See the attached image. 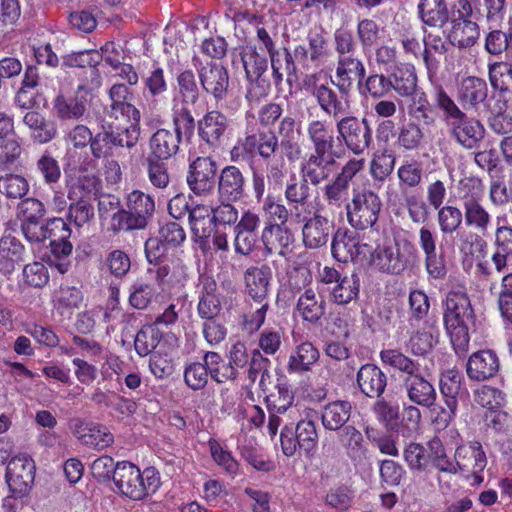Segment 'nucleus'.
<instances>
[{"instance_id":"1","label":"nucleus","mask_w":512,"mask_h":512,"mask_svg":"<svg viewBox=\"0 0 512 512\" xmlns=\"http://www.w3.org/2000/svg\"><path fill=\"white\" fill-rule=\"evenodd\" d=\"M278 151L277 135L272 130L260 128L247 129L229 151L232 163H252L259 157L267 163V177L275 183H281L287 173L283 158H275Z\"/></svg>"},{"instance_id":"2","label":"nucleus","mask_w":512,"mask_h":512,"mask_svg":"<svg viewBox=\"0 0 512 512\" xmlns=\"http://www.w3.org/2000/svg\"><path fill=\"white\" fill-rule=\"evenodd\" d=\"M443 321L451 344L457 354L467 351L469 346V322L474 319V310L465 287H453L443 302Z\"/></svg>"},{"instance_id":"3","label":"nucleus","mask_w":512,"mask_h":512,"mask_svg":"<svg viewBox=\"0 0 512 512\" xmlns=\"http://www.w3.org/2000/svg\"><path fill=\"white\" fill-rule=\"evenodd\" d=\"M481 12V0H457L451 9L448 42L458 49L473 47L479 40L480 28L477 15Z\"/></svg>"},{"instance_id":"4","label":"nucleus","mask_w":512,"mask_h":512,"mask_svg":"<svg viewBox=\"0 0 512 512\" xmlns=\"http://www.w3.org/2000/svg\"><path fill=\"white\" fill-rule=\"evenodd\" d=\"M172 124L173 130L157 128L150 136L148 157L167 161L178 154L182 137L193 136L196 127L193 114L187 111L172 114Z\"/></svg>"},{"instance_id":"5","label":"nucleus","mask_w":512,"mask_h":512,"mask_svg":"<svg viewBox=\"0 0 512 512\" xmlns=\"http://www.w3.org/2000/svg\"><path fill=\"white\" fill-rule=\"evenodd\" d=\"M336 83L332 77H322L321 73H307L303 78V87L316 101L320 110L334 120L349 113L350 93L336 91Z\"/></svg>"},{"instance_id":"6","label":"nucleus","mask_w":512,"mask_h":512,"mask_svg":"<svg viewBox=\"0 0 512 512\" xmlns=\"http://www.w3.org/2000/svg\"><path fill=\"white\" fill-rule=\"evenodd\" d=\"M114 482L123 496L136 501L154 494L161 484L159 472L155 468L148 467L141 471L130 462L118 463Z\"/></svg>"},{"instance_id":"7","label":"nucleus","mask_w":512,"mask_h":512,"mask_svg":"<svg viewBox=\"0 0 512 512\" xmlns=\"http://www.w3.org/2000/svg\"><path fill=\"white\" fill-rule=\"evenodd\" d=\"M417 259V250L408 240L391 245H370L366 263L377 271L389 275H400L413 266Z\"/></svg>"},{"instance_id":"8","label":"nucleus","mask_w":512,"mask_h":512,"mask_svg":"<svg viewBox=\"0 0 512 512\" xmlns=\"http://www.w3.org/2000/svg\"><path fill=\"white\" fill-rule=\"evenodd\" d=\"M338 141L355 156H360L373 144V128L367 117L344 115L336 121Z\"/></svg>"},{"instance_id":"9","label":"nucleus","mask_w":512,"mask_h":512,"mask_svg":"<svg viewBox=\"0 0 512 512\" xmlns=\"http://www.w3.org/2000/svg\"><path fill=\"white\" fill-rule=\"evenodd\" d=\"M382 208L380 196L371 189L354 190L346 206L347 221L355 230L372 228L378 221Z\"/></svg>"},{"instance_id":"10","label":"nucleus","mask_w":512,"mask_h":512,"mask_svg":"<svg viewBox=\"0 0 512 512\" xmlns=\"http://www.w3.org/2000/svg\"><path fill=\"white\" fill-rule=\"evenodd\" d=\"M365 167V159L349 158L340 168V170L324 182L323 197L324 200L332 206L341 207L348 203L349 190L354 179Z\"/></svg>"},{"instance_id":"11","label":"nucleus","mask_w":512,"mask_h":512,"mask_svg":"<svg viewBox=\"0 0 512 512\" xmlns=\"http://www.w3.org/2000/svg\"><path fill=\"white\" fill-rule=\"evenodd\" d=\"M140 138V132L134 128L110 127L94 135L90 152L95 159L109 160L118 148L132 149Z\"/></svg>"},{"instance_id":"12","label":"nucleus","mask_w":512,"mask_h":512,"mask_svg":"<svg viewBox=\"0 0 512 512\" xmlns=\"http://www.w3.org/2000/svg\"><path fill=\"white\" fill-rule=\"evenodd\" d=\"M306 135L313 149L312 153L340 160L345 155V148L335 136L331 124L324 119L308 121Z\"/></svg>"},{"instance_id":"13","label":"nucleus","mask_w":512,"mask_h":512,"mask_svg":"<svg viewBox=\"0 0 512 512\" xmlns=\"http://www.w3.org/2000/svg\"><path fill=\"white\" fill-rule=\"evenodd\" d=\"M218 164L211 156H197L189 162L186 182L190 191L199 197L211 195L216 187Z\"/></svg>"},{"instance_id":"14","label":"nucleus","mask_w":512,"mask_h":512,"mask_svg":"<svg viewBox=\"0 0 512 512\" xmlns=\"http://www.w3.org/2000/svg\"><path fill=\"white\" fill-rule=\"evenodd\" d=\"M456 99L463 110L483 113L492 103V93L484 78L465 76L457 83Z\"/></svg>"},{"instance_id":"15","label":"nucleus","mask_w":512,"mask_h":512,"mask_svg":"<svg viewBox=\"0 0 512 512\" xmlns=\"http://www.w3.org/2000/svg\"><path fill=\"white\" fill-rule=\"evenodd\" d=\"M172 114L187 111L192 114L190 106H195L201 97V85L198 75L188 66L179 67L174 74Z\"/></svg>"},{"instance_id":"16","label":"nucleus","mask_w":512,"mask_h":512,"mask_svg":"<svg viewBox=\"0 0 512 512\" xmlns=\"http://www.w3.org/2000/svg\"><path fill=\"white\" fill-rule=\"evenodd\" d=\"M315 423L311 418H303L295 423L286 425L281 432V448L283 453L291 457L297 449L310 451L317 442Z\"/></svg>"},{"instance_id":"17","label":"nucleus","mask_w":512,"mask_h":512,"mask_svg":"<svg viewBox=\"0 0 512 512\" xmlns=\"http://www.w3.org/2000/svg\"><path fill=\"white\" fill-rule=\"evenodd\" d=\"M109 115L117 119L119 116L130 121L126 128H134L140 132L141 112L132 103L135 96L132 89L124 83H114L108 90Z\"/></svg>"},{"instance_id":"18","label":"nucleus","mask_w":512,"mask_h":512,"mask_svg":"<svg viewBox=\"0 0 512 512\" xmlns=\"http://www.w3.org/2000/svg\"><path fill=\"white\" fill-rule=\"evenodd\" d=\"M369 251L370 244L360 243L356 234L348 229L339 228L332 235L331 253L338 262H366Z\"/></svg>"},{"instance_id":"19","label":"nucleus","mask_w":512,"mask_h":512,"mask_svg":"<svg viewBox=\"0 0 512 512\" xmlns=\"http://www.w3.org/2000/svg\"><path fill=\"white\" fill-rule=\"evenodd\" d=\"M295 235L288 226H263L260 233L262 255L265 258L279 256L288 258L294 251Z\"/></svg>"},{"instance_id":"20","label":"nucleus","mask_w":512,"mask_h":512,"mask_svg":"<svg viewBox=\"0 0 512 512\" xmlns=\"http://www.w3.org/2000/svg\"><path fill=\"white\" fill-rule=\"evenodd\" d=\"M446 126L450 137L466 150L479 148L485 138L484 124L479 119L469 116L467 112Z\"/></svg>"},{"instance_id":"21","label":"nucleus","mask_w":512,"mask_h":512,"mask_svg":"<svg viewBox=\"0 0 512 512\" xmlns=\"http://www.w3.org/2000/svg\"><path fill=\"white\" fill-rule=\"evenodd\" d=\"M197 75L202 90L212 97L215 103L226 100L230 86V76L226 67L210 62L198 69Z\"/></svg>"},{"instance_id":"22","label":"nucleus","mask_w":512,"mask_h":512,"mask_svg":"<svg viewBox=\"0 0 512 512\" xmlns=\"http://www.w3.org/2000/svg\"><path fill=\"white\" fill-rule=\"evenodd\" d=\"M35 464L31 457L19 454L13 457L6 468V481L15 497L26 495L34 482Z\"/></svg>"},{"instance_id":"23","label":"nucleus","mask_w":512,"mask_h":512,"mask_svg":"<svg viewBox=\"0 0 512 512\" xmlns=\"http://www.w3.org/2000/svg\"><path fill=\"white\" fill-rule=\"evenodd\" d=\"M46 215L45 205L37 198H25L18 206L20 228L27 241L39 242L43 237V220Z\"/></svg>"},{"instance_id":"24","label":"nucleus","mask_w":512,"mask_h":512,"mask_svg":"<svg viewBox=\"0 0 512 512\" xmlns=\"http://www.w3.org/2000/svg\"><path fill=\"white\" fill-rule=\"evenodd\" d=\"M463 376L456 368L444 370L440 375L439 387L443 404L432 406L431 414L434 416H453L456 413Z\"/></svg>"},{"instance_id":"25","label":"nucleus","mask_w":512,"mask_h":512,"mask_svg":"<svg viewBox=\"0 0 512 512\" xmlns=\"http://www.w3.org/2000/svg\"><path fill=\"white\" fill-rule=\"evenodd\" d=\"M89 88L79 84L72 97L58 93L52 101L53 111L60 121H78L87 111Z\"/></svg>"},{"instance_id":"26","label":"nucleus","mask_w":512,"mask_h":512,"mask_svg":"<svg viewBox=\"0 0 512 512\" xmlns=\"http://www.w3.org/2000/svg\"><path fill=\"white\" fill-rule=\"evenodd\" d=\"M229 127V118L217 109L206 111L197 121L198 136L211 149H217L221 145Z\"/></svg>"},{"instance_id":"27","label":"nucleus","mask_w":512,"mask_h":512,"mask_svg":"<svg viewBox=\"0 0 512 512\" xmlns=\"http://www.w3.org/2000/svg\"><path fill=\"white\" fill-rule=\"evenodd\" d=\"M247 179L240 167L229 164L218 173L216 187L219 200L241 201L246 197Z\"/></svg>"},{"instance_id":"28","label":"nucleus","mask_w":512,"mask_h":512,"mask_svg":"<svg viewBox=\"0 0 512 512\" xmlns=\"http://www.w3.org/2000/svg\"><path fill=\"white\" fill-rule=\"evenodd\" d=\"M315 210L313 217L302 226V242L307 249H319L326 246L334 230V222L322 215V206Z\"/></svg>"},{"instance_id":"29","label":"nucleus","mask_w":512,"mask_h":512,"mask_svg":"<svg viewBox=\"0 0 512 512\" xmlns=\"http://www.w3.org/2000/svg\"><path fill=\"white\" fill-rule=\"evenodd\" d=\"M42 231L44 235L40 237L39 242L49 239L50 251L55 258L67 257L72 253L73 245L70 241L72 231L64 219L55 217L48 220L43 225Z\"/></svg>"},{"instance_id":"30","label":"nucleus","mask_w":512,"mask_h":512,"mask_svg":"<svg viewBox=\"0 0 512 512\" xmlns=\"http://www.w3.org/2000/svg\"><path fill=\"white\" fill-rule=\"evenodd\" d=\"M493 244L494 252L491 261L497 273H504L508 268L509 260L512 258V226L508 224L505 214L496 217Z\"/></svg>"},{"instance_id":"31","label":"nucleus","mask_w":512,"mask_h":512,"mask_svg":"<svg viewBox=\"0 0 512 512\" xmlns=\"http://www.w3.org/2000/svg\"><path fill=\"white\" fill-rule=\"evenodd\" d=\"M70 428L73 434L85 445L102 450L114 442L110 431L87 418H72Z\"/></svg>"},{"instance_id":"32","label":"nucleus","mask_w":512,"mask_h":512,"mask_svg":"<svg viewBox=\"0 0 512 512\" xmlns=\"http://www.w3.org/2000/svg\"><path fill=\"white\" fill-rule=\"evenodd\" d=\"M366 68L362 60L354 55L338 57L335 76L336 88L344 93H350L354 82L361 88L365 79Z\"/></svg>"},{"instance_id":"33","label":"nucleus","mask_w":512,"mask_h":512,"mask_svg":"<svg viewBox=\"0 0 512 512\" xmlns=\"http://www.w3.org/2000/svg\"><path fill=\"white\" fill-rule=\"evenodd\" d=\"M231 62L235 69L244 71V78L268 72V56L257 51L255 46L239 45L231 52Z\"/></svg>"},{"instance_id":"34","label":"nucleus","mask_w":512,"mask_h":512,"mask_svg":"<svg viewBox=\"0 0 512 512\" xmlns=\"http://www.w3.org/2000/svg\"><path fill=\"white\" fill-rule=\"evenodd\" d=\"M337 166L338 160H331V158L311 152L302 158L299 164V175L307 177L311 181V185L317 187L329 180Z\"/></svg>"},{"instance_id":"35","label":"nucleus","mask_w":512,"mask_h":512,"mask_svg":"<svg viewBox=\"0 0 512 512\" xmlns=\"http://www.w3.org/2000/svg\"><path fill=\"white\" fill-rule=\"evenodd\" d=\"M90 192L82 185H74L67 198L71 201L68 207L67 218L76 227H83L94 218V206L91 202Z\"/></svg>"},{"instance_id":"36","label":"nucleus","mask_w":512,"mask_h":512,"mask_svg":"<svg viewBox=\"0 0 512 512\" xmlns=\"http://www.w3.org/2000/svg\"><path fill=\"white\" fill-rule=\"evenodd\" d=\"M269 66L271 68L272 81L278 89L282 87L284 77L290 87L299 80V70L293 64L291 50L287 47H282L268 56Z\"/></svg>"},{"instance_id":"37","label":"nucleus","mask_w":512,"mask_h":512,"mask_svg":"<svg viewBox=\"0 0 512 512\" xmlns=\"http://www.w3.org/2000/svg\"><path fill=\"white\" fill-rule=\"evenodd\" d=\"M25 255L26 247L22 241L12 233L4 232L0 237V274L11 275Z\"/></svg>"},{"instance_id":"38","label":"nucleus","mask_w":512,"mask_h":512,"mask_svg":"<svg viewBox=\"0 0 512 512\" xmlns=\"http://www.w3.org/2000/svg\"><path fill=\"white\" fill-rule=\"evenodd\" d=\"M492 103L483 112L488 114L487 125L496 135L509 136L512 134V115L507 113L509 98L503 94H492Z\"/></svg>"},{"instance_id":"39","label":"nucleus","mask_w":512,"mask_h":512,"mask_svg":"<svg viewBox=\"0 0 512 512\" xmlns=\"http://www.w3.org/2000/svg\"><path fill=\"white\" fill-rule=\"evenodd\" d=\"M500 368L497 354L490 349L480 350L470 355L466 372L471 380L485 381L494 377Z\"/></svg>"},{"instance_id":"40","label":"nucleus","mask_w":512,"mask_h":512,"mask_svg":"<svg viewBox=\"0 0 512 512\" xmlns=\"http://www.w3.org/2000/svg\"><path fill=\"white\" fill-rule=\"evenodd\" d=\"M357 385L367 397H380L387 386L386 374L375 364L367 363L357 372Z\"/></svg>"},{"instance_id":"41","label":"nucleus","mask_w":512,"mask_h":512,"mask_svg":"<svg viewBox=\"0 0 512 512\" xmlns=\"http://www.w3.org/2000/svg\"><path fill=\"white\" fill-rule=\"evenodd\" d=\"M391 89L401 97H410L418 90L416 68L411 63H398L389 72Z\"/></svg>"},{"instance_id":"42","label":"nucleus","mask_w":512,"mask_h":512,"mask_svg":"<svg viewBox=\"0 0 512 512\" xmlns=\"http://www.w3.org/2000/svg\"><path fill=\"white\" fill-rule=\"evenodd\" d=\"M83 302L82 291L69 285H60L51 296L53 309L63 318L70 319L74 310L78 309Z\"/></svg>"},{"instance_id":"43","label":"nucleus","mask_w":512,"mask_h":512,"mask_svg":"<svg viewBox=\"0 0 512 512\" xmlns=\"http://www.w3.org/2000/svg\"><path fill=\"white\" fill-rule=\"evenodd\" d=\"M417 13L422 23L432 28L444 27L451 18L446 0H419Z\"/></svg>"},{"instance_id":"44","label":"nucleus","mask_w":512,"mask_h":512,"mask_svg":"<svg viewBox=\"0 0 512 512\" xmlns=\"http://www.w3.org/2000/svg\"><path fill=\"white\" fill-rule=\"evenodd\" d=\"M125 205L144 228L148 226L156 210L154 197L139 189L127 194Z\"/></svg>"},{"instance_id":"45","label":"nucleus","mask_w":512,"mask_h":512,"mask_svg":"<svg viewBox=\"0 0 512 512\" xmlns=\"http://www.w3.org/2000/svg\"><path fill=\"white\" fill-rule=\"evenodd\" d=\"M380 359L384 365L390 366L401 373L403 383L414 378L422 372L421 365L400 350L385 349L380 352Z\"/></svg>"},{"instance_id":"46","label":"nucleus","mask_w":512,"mask_h":512,"mask_svg":"<svg viewBox=\"0 0 512 512\" xmlns=\"http://www.w3.org/2000/svg\"><path fill=\"white\" fill-rule=\"evenodd\" d=\"M296 310L303 321L316 324L325 315L326 302L321 295L309 288L298 298Z\"/></svg>"},{"instance_id":"47","label":"nucleus","mask_w":512,"mask_h":512,"mask_svg":"<svg viewBox=\"0 0 512 512\" xmlns=\"http://www.w3.org/2000/svg\"><path fill=\"white\" fill-rule=\"evenodd\" d=\"M23 123L29 128L30 137L35 143L46 144L57 135L56 124L40 112L28 111L23 117Z\"/></svg>"},{"instance_id":"48","label":"nucleus","mask_w":512,"mask_h":512,"mask_svg":"<svg viewBox=\"0 0 512 512\" xmlns=\"http://www.w3.org/2000/svg\"><path fill=\"white\" fill-rule=\"evenodd\" d=\"M474 401L480 407L486 409V413L494 416H508L506 410V395L499 389L484 385L474 393Z\"/></svg>"},{"instance_id":"49","label":"nucleus","mask_w":512,"mask_h":512,"mask_svg":"<svg viewBox=\"0 0 512 512\" xmlns=\"http://www.w3.org/2000/svg\"><path fill=\"white\" fill-rule=\"evenodd\" d=\"M407 390L409 399L421 406L428 407L430 410L436 405V392L432 384L424 377L423 373H419L414 378L403 383Z\"/></svg>"},{"instance_id":"50","label":"nucleus","mask_w":512,"mask_h":512,"mask_svg":"<svg viewBox=\"0 0 512 512\" xmlns=\"http://www.w3.org/2000/svg\"><path fill=\"white\" fill-rule=\"evenodd\" d=\"M270 270L268 267H249L244 273L246 292L250 299H268Z\"/></svg>"},{"instance_id":"51","label":"nucleus","mask_w":512,"mask_h":512,"mask_svg":"<svg viewBox=\"0 0 512 512\" xmlns=\"http://www.w3.org/2000/svg\"><path fill=\"white\" fill-rule=\"evenodd\" d=\"M319 351L311 342H302L296 346L288 361V372L302 374L312 369L319 360Z\"/></svg>"},{"instance_id":"52","label":"nucleus","mask_w":512,"mask_h":512,"mask_svg":"<svg viewBox=\"0 0 512 512\" xmlns=\"http://www.w3.org/2000/svg\"><path fill=\"white\" fill-rule=\"evenodd\" d=\"M234 24V35L239 40L247 41L257 33L266 21L265 17L257 12L243 9L236 11L232 16Z\"/></svg>"},{"instance_id":"53","label":"nucleus","mask_w":512,"mask_h":512,"mask_svg":"<svg viewBox=\"0 0 512 512\" xmlns=\"http://www.w3.org/2000/svg\"><path fill=\"white\" fill-rule=\"evenodd\" d=\"M456 466L463 470L482 471L486 466V456L479 442H471L457 448Z\"/></svg>"},{"instance_id":"54","label":"nucleus","mask_w":512,"mask_h":512,"mask_svg":"<svg viewBox=\"0 0 512 512\" xmlns=\"http://www.w3.org/2000/svg\"><path fill=\"white\" fill-rule=\"evenodd\" d=\"M425 143V134L419 123L408 121L403 123L396 134V145L403 152H415Z\"/></svg>"},{"instance_id":"55","label":"nucleus","mask_w":512,"mask_h":512,"mask_svg":"<svg viewBox=\"0 0 512 512\" xmlns=\"http://www.w3.org/2000/svg\"><path fill=\"white\" fill-rule=\"evenodd\" d=\"M144 95L153 100L163 98L168 91V80L164 68L154 63L146 73L141 76Z\"/></svg>"},{"instance_id":"56","label":"nucleus","mask_w":512,"mask_h":512,"mask_svg":"<svg viewBox=\"0 0 512 512\" xmlns=\"http://www.w3.org/2000/svg\"><path fill=\"white\" fill-rule=\"evenodd\" d=\"M188 221L192 233L200 239H208L214 228L212 220V207L205 204L193 205Z\"/></svg>"},{"instance_id":"57","label":"nucleus","mask_w":512,"mask_h":512,"mask_svg":"<svg viewBox=\"0 0 512 512\" xmlns=\"http://www.w3.org/2000/svg\"><path fill=\"white\" fill-rule=\"evenodd\" d=\"M360 292V277L353 272L350 275H344L330 290V299L338 305H346L357 300Z\"/></svg>"},{"instance_id":"58","label":"nucleus","mask_w":512,"mask_h":512,"mask_svg":"<svg viewBox=\"0 0 512 512\" xmlns=\"http://www.w3.org/2000/svg\"><path fill=\"white\" fill-rule=\"evenodd\" d=\"M175 355L172 348L161 346L149 359V370L157 380L171 377L175 372Z\"/></svg>"},{"instance_id":"59","label":"nucleus","mask_w":512,"mask_h":512,"mask_svg":"<svg viewBox=\"0 0 512 512\" xmlns=\"http://www.w3.org/2000/svg\"><path fill=\"white\" fill-rule=\"evenodd\" d=\"M396 156L392 149L385 147L374 152L370 161V175L376 182L383 183L393 173Z\"/></svg>"},{"instance_id":"60","label":"nucleus","mask_w":512,"mask_h":512,"mask_svg":"<svg viewBox=\"0 0 512 512\" xmlns=\"http://www.w3.org/2000/svg\"><path fill=\"white\" fill-rule=\"evenodd\" d=\"M432 99L434 102L435 110L437 109L442 116V120L446 125L461 117L466 111L463 110L461 105L457 103L443 88L442 85H437L433 89Z\"/></svg>"},{"instance_id":"61","label":"nucleus","mask_w":512,"mask_h":512,"mask_svg":"<svg viewBox=\"0 0 512 512\" xmlns=\"http://www.w3.org/2000/svg\"><path fill=\"white\" fill-rule=\"evenodd\" d=\"M410 97L411 101L408 105L409 115L424 125H434L437 113L434 103H430L427 94L424 91L417 90L415 94Z\"/></svg>"},{"instance_id":"62","label":"nucleus","mask_w":512,"mask_h":512,"mask_svg":"<svg viewBox=\"0 0 512 512\" xmlns=\"http://www.w3.org/2000/svg\"><path fill=\"white\" fill-rule=\"evenodd\" d=\"M261 203L264 226H287L290 218L289 209L281 199L268 194Z\"/></svg>"},{"instance_id":"63","label":"nucleus","mask_w":512,"mask_h":512,"mask_svg":"<svg viewBox=\"0 0 512 512\" xmlns=\"http://www.w3.org/2000/svg\"><path fill=\"white\" fill-rule=\"evenodd\" d=\"M488 78L491 87L496 91L492 94H503V97H507L512 85V63L501 61L489 64Z\"/></svg>"},{"instance_id":"64","label":"nucleus","mask_w":512,"mask_h":512,"mask_svg":"<svg viewBox=\"0 0 512 512\" xmlns=\"http://www.w3.org/2000/svg\"><path fill=\"white\" fill-rule=\"evenodd\" d=\"M247 302V310L243 314L242 326L245 331L252 334L263 326L267 312L270 308L269 299H251Z\"/></svg>"}]
</instances>
